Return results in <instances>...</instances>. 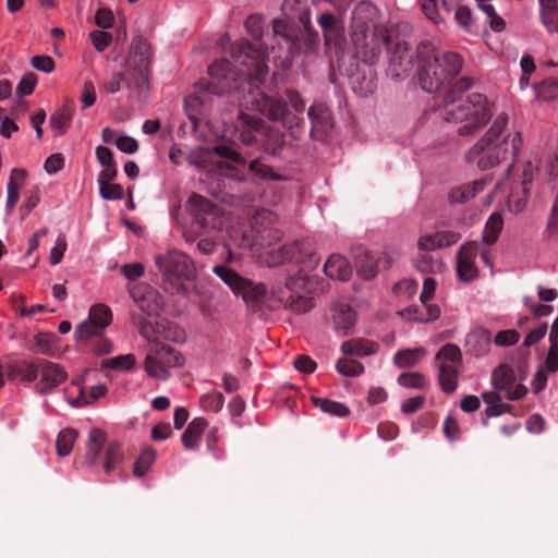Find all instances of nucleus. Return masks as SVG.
<instances>
[{
  "instance_id": "nucleus-1",
  "label": "nucleus",
  "mask_w": 558,
  "mask_h": 558,
  "mask_svg": "<svg viewBox=\"0 0 558 558\" xmlns=\"http://www.w3.org/2000/svg\"><path fill=\"white\" fill-rule=\"evenodd\" d=\"M231 57L239 66L234 71L229 61L218 60L208 68V89L213 94L233 92V99L243 109L258 111L272 121H281L291 130L293 137H299V130L304 121L295 116H290L287 104L265 95L259 89L268 73L266 58L268 48L253 46L247 40H239L231 45Z\"/></svg>"
},
{
  "instance_id": "nucleus-2",
  "label": "nucleus",
  "mask_w": 558,
  "mask_h": 558,
  "mask_svg": "<svg viewBox=\"0 0 558 558\" xmlns=\"http://www.w3.org/2000/svg\"><path fill=\"white\" fill-rule=\"evenodd\" d=\"M509 118L498 114L488 131L468 150L465 159L481 170H488L515 156L522 147L520 132L507 131Z\"/></svg>"
},
{
  "instance_id": "nucleus-3",
  "label": "nucleus",
  "mask_w": 558,
  "mask_h": 558,
  "mask_svg": "<svg viewBox=\"0 0 558 558\" xmlns=\"http://www.w3.org/2000/svg\"><path fill=\"white\" fill-rule=\"evenodd\" d=\"M379 11L368 1H361L352 12L351 40L355 57L367 64L378 62L389 41L388 29L378 22Z\"/></svg>"
},
{
  "instance_id": "nucleus-4",
  "label": "nucleus",
  "mask_w": 558,
  "mask_h": 558,
  "mask_svg": "<svg viewBox=\"0 0 558 558\" xmlns=\"http://www.w3.org/2000/svg\"><path fill=\"white\" fill-rule=\"evenodd\" d=\"M417 80L427 93H435L451 83L462 69L463 59L456 52L439 53L429 43L417 47Z\"/></svg>"
},
{
  "instance_id": "nucleus-5",
  "label": "nucleus",
  "mask_w": 558,
  "mask_h": 558,
  "mask_svg": "<svg viewBox=\"0 0 558 558\" xmlns=\"http://www.w3.org/2000/svg\"><path fill=\"white\" fill-rule=\"evenodd\" d=\"M149 64L148 45L142 40L133 43L123 72L114 74L109 82L101 85V89L108 94H116L121 89V82H124L131 98L147 99L150 89Z\"/></svg>"
},
{
  "instance_id": "nucleus-6",
  "label": "nucleus",
  "mask_w": 558,
  "mask_h": 558,
  "mask_svg": "<svg viewBox=\"0 0 558 558\" xmlns=\"http://www.w3.org/2000/svg\"><path fill=\"white\" fill-rule=\"evenodd\" d=\"M150 272L158 279L162 290L171 295H187L190 283L196 278L194 262L179 250L157 254Z\"/></svg>"
},
{
  "instance_id": "nucleus-7",
  "label": "nucleus",
  "mask_w": 558,
  "mask_h": 558,
  "mask_svg": "<svg viewBox=\"0 0 558 558\" xmlns=\"http://www.w3.org/2000/svg\"><path fill=\"white\" fill-rule=\"evenodd\" d=\"M492 117L488 101L482 94H471L464 98L445 97L444 119L449 123L459 124L457 133L460 136H471L477 133Z\"/></svg>"
},
{
  "instance_id": "nucleus-8",
  "label": "nucleus",
  "mask_w": 558,
  "mask_h": 558,
  "mask_svg": "<svg viewBox=\"0 0 558 558\" xmlns=\"http://www.w3.org/2000/svg\"><path fill=\"white\" fill-rule=\"evenodd\" d=\"M124 452L120 442L108 441L107 434L100 428L89 430L83 459L84 466H101L106 475H111L122 470Z\"/></svg>"
},
{
  "instance_id": "nucleus-9",
  "label": "nucleus",
  "mask_w": 558,
  "mask_h": 558,
  "mask_svg": "<svg viewBox=\"0 0 558 558\" xmlns=\"http://www.w3.org/2000/svg\"><path fill=\"white\" fill-rule=\"evenodd\" d=\"M213 272L219 277L235 295H240L247 307L259 312L266 304L267 289L264 283H255L240 276L226 265H216Z\"/></svg>"
},
{
  "instance_id": "nucleus-10",
  "label": "nucleus",
  "mask_w": 558,
  "mask_h": 558,
  "mask_svg": "<svg viewBox=\"0 0 558 558\" xmlns=\"http://www.w3.org/2000/svg\"><path fill=\"white\" fill-rule=\"evenodd\" d=\"M213 272L219 277L235 295H240L247 307L259 312L266 304L267 289L264 283H255L240 276L226 265H216Z\"/></svg>"
},
{
  "instance_id": "nucleus-11",
  "label": "nucleus",
  "mask_w": 558,
  "mask_h": 558,
  "mask_svg": "<svg viewBox=\"0 0 558 558\" xmlns=\"http://www.w3.org/2000/svg\"><path fill=\"white\" fill-rule=\"evenodd\" d=\"M120 274L129 280L128 292L138 308L149 317L156 315L160 308L159 293L145 282H135L145 274L142 263H128L119 268Z\"/></svg>"
},
{
  "instance_id": "nucleus-12",
  "label": "nucleus",
  "mask_w": 558,
  "mask_h": 558,
  "mask_svg": "<svg viewBox=\"0 0 558 558\" xmlns=\"http://www.w3.org/2000/svg\"><path fill=\"white\" fill-rule=\"evenodd\" d=\"M539 174V160L537 158L529 159L522 165L518 178H507L497 185V189L509 190L507 197V207L509 211L521 213L529 199L530 191L534 181Z\"/></svg>"
},
{
  "instance_id": "nucleus-13",
  "label": "nucleus",
  "mask_w": 558,
  "mask_h": 558,
  "mask_svg": "<svg viewBox=\"0 0 558 558\" xmlns=\"http://www.w3.org/2000/svg\"><path fill=\"white\" fill-rule=\"evenodd\" d=\"M258 263L267 267L302 266L313 268L317 260L304 246H251Z\"/></svg>"
},
{
  "instance_id": "nucleus-14",
  "label": "nucleus",
  "mask_w": 558,
  "mask_h": 558,
  "mask_svg": "<svg viewBox=\"0 0 558 558\" xmlns=\"http://www.w3.org/2000/svg\"><path fill=\"white\" fill-rule=\"evenodd\" d=\"M133 323L138 327L143 338L151 343H161L162 340L171 342H184L185 332L175 323L165 318H146L144 315H132Z\"/></svg>"
},
{
  "instance_id": "nucleus-15",
  "label": "nucleus",
  "mask_w": 558,
  "mask_h": 558,
  "mask_svg": "<svg viewBox=\"0 0 558 558\" xmlns=\"http://www.w3.org/2000/svg\"><path fill=\"white\" fill-rule=\"evenodd\" d=\"M183 363V356L173 348L162 343L148 342L145 371L150 377L166 380L170 376L169 369L182 366Z\"/></svg>"
},
{
  "instance_id": "nucleus-16",
  "label": "nucleus",
  "mask_w": 558,
  "mask_h": 558,
  "mask_svg": "<svg viewBox=\"0 0 558 558\" xmlns=\"http://www.w3.org/2000/svg\"><path fill=\"white\" fill-rule=\"evenodd\" d=\"M185 209L195 219V225L199 228L210 226L213 230H221L228 222V217L218 206L198 194H192L189 197Z\"/></svg>"
},
{
  "instance_id": "nucleus-17",
  "label": "nucleus",
  "mask_w": 558,
  "mask_h": 558,
  "mask_svg": "<svg viewBox=\"0 0 558 558\" xmlns=\"http://www.w3.org/2000/svg\"><path fill=\"white\" fill-rule=\"evenodd\" d=\"M221 157L235 162H244L243 157L231 146H216L215 148L196 147L185 154V160L198 170H209L216 163L215 158Z\"/></svg>"
},
{
  "instance_id": "nucleus-18",
  "label": "nucleus",
  "mask_w": 558,
  "mask_h": 558,
  "mask_svg": "<svg viewBox=\"0 0 558 558\" xmlns=\"http://www.w3.org/2000/svg\"><path fill=\"white\" fill-rule=\"evenodd\" d=\"M265 122L259 119L239 111L236 121L226 128L222 137L238 136L239 141L246 146L256 143V135L263 134Z\"/></svg>"
},
{
  "instance_id": "nucleus-19",
  "label": "nucleus",
  "mask_w": 558,
  "mask_h": 558,
  "mask_svg": "<svg viewBox=\"0 0 558 558\" xmlns=\"http://www.w3.org/2000/svg\"><path fill=\"white\" fill-rule=\"evenodd\" d=\"M515 374L511 366L501 364L496 367L492 374V384L498 392H505V397L515 401L522 399L527 393V388L522 385H515Z\"/></svg>"
},
{
  "instance_id": "nucleus-20",
  "label": "nucleus",
  "mask_w": 558,
  "mask_h": 558,
  "mask_svg": "<svg viewBox=\"0 0 558 558\" xmlns=\"http://www.w3.org/2000/svg\"><path fill=\"white\" fill-rule=\"evenodd\" d=\"M277 221V216L270 210L262 209L256 211L252 220V228L256 233V235L252 236L253 244L279 241L281 231L275 228Z\"/></svg>"
},
{
  "instance_id": "nucleus-21",
  "label": "nucleus",
  "mask_w": 558,
  "mask_h": 558,
  "mask_svg": "<svg viewBox=\"0 0 558 558\" xmlns=\"http://www.w3.org/2000/svg\"><path fill=\"white\" fill-rule=\"evenodd\" d=\"M39 366L40 380L36 384V390L41 395L51 391L68 378L66 372L59 364L39 359Z\"/></svg>"
},
{
  "instance_id": "nucleus-22",
  "label": "nucleus",
  "mask_w": 558,
  "mask_h": 558,
  "mask_svg": "<svg viewBox=\"0 0 558 558\" xmlns=\"http://www.w3.org/2000/svg\"><path fill=\"white\" fill-rule=\"evenodd\" d=\"M412 52L411 48L404 41H398L395 48L389 52V72L396 80L408 75L411 70Z\"/></svg>"
},
{
  "instance_id": "nucleus-23",
  "label": "nucleus",
  "mask_w": 558,
  "mask_h": 558,
  "mask_svg": "<svg viewBox=\"0 0 558 558\" xmlns=\"http://www.w3.org/2000/svg\"><path fill=\"white\" fill-rule=\"evenodd\" d=\"M332 325L339 336H348L356 324V312L347 303H337L332 307Z\"/></svg>"
},
{
  "instance_id": "nucleus-24",
  "label": "nucleus",
  "mask_w": 558,
  "mask_h": 558,
  "mask_svg": "<svg viewBox=\"0 0 558 558\" xmlns=\"http://www.w3.org/2000/svg\"><path fill=\"white\" fill-rule=\"evenodd\" d=\"M476 254L475 246H460L457 255V275L460 280L470 282L477 277Z\"/></svg>"
},
{
  "instance_id": "nucleus-25",
  "label": "nucleus",
  "mask_w": 558,
  "mask_h": 558,
  "mask_svg": "<svg viewBox=\"0 0 558 558\" xmlns=\"http://www.w3.org/2000/svg\"><path fill=\"white\" fill-rule=\"evenodd\" d=\"M354 263L357 272L366 280L373 279L381 260L372 255L365 246H354Z\"/></svg>"
},
{
  "instance_id": "nucleus-26",
  "label": "nucleus",
  "mask_w": 558,
  "mask_h": 558,
  "mask_svg": "<svg viewBox=\"0 0 558 558\" xmlns=\"http://www.w3.org/2000/svg\"><path fill=\"white\" fill-rule=\"evenodd\" d=\"M313 130L328 133L333 126V117L330 109L324 104H314L307 112Z\"/></svg>"
},
{
  "instance_id": "nucleus-27",
  "label": "nucleus",
  "mask_w": 558,
  "mask_h": 558,
  "mask_svg": "<svg viewBox=\"0 0 558 558\" xmlns=\"http://www.w3.org/2000/svg\"><path fill=\"white\" fill-rule=\"evenodd\" d=\"M492 342V333L488 329L477 327L472 330L465 339L468 350L475 356L484 355L488 352Z\"/></svg>"
},
{
  "instance_id": "nucleus-28",
  "label": "nucleus",
  "mask_w": 558,
  "mask_h": 558,
  "mask_svg": "<svg viewBox=\"0 0 558 558\" xmlns=\"http://www.w3.org/2000/svg\"><path fill=\"white\" fill-rule=\"evenodd\" d=\"M318 25L323 29L326 46L336 44L343 36L344 27L342 22L330 13H324L318 19Z\"/></svg>"
},
{
  "instance_id": "nucleus-29",
  "label": "nucleus",
  "mask_w": 558,
  "mask_h": 558,
  "mask_svg": "<svg viewBox=\"0 0 558 558\" xmlns=\"http://www.w3.org/2000/svg\"><path fill=\"white\" fill-rule=\"evenodd\" d=\"M208 426V422L204 417L194 418L182 435V444L186 450H196L199 445L201 437Z\"/></svg>"
},
{
  "instance_id": "nucleus-30",
  "label": "nucleus",
  "mask_w": 558,
  "mask_h": 558,
  "mask_svg": "<svg viewBox=\"0 0 558 558\" xmlns=\"http://www.w3.org/2000/svg\"><path fill=\"white\" fill-rule=\"evenodd\" d=\"M26 179V171L23 169L14 168L11 171L10 180L8 182V198L5 208L8 213L13 211L20 198V191L24 185Z\"/></svg>"
},
{
  "instance_id": "nucleus-31",
  "label": "nucleus",
  "mask_w": 558,
  "mask_h": 558,
  "mask_svg": "<svg viewBox=\"0 0 558 558\" xmlns=\"http://www.w3.org/2000/svg\"><path fill=\"white\" fill-rule=\"evenodd\" d=\"M487 181L476 180L454 187L450 193V202L463 204L474 198L478 193L483 192Z\"/></svg>"
},
{
  "instance_id": "nucleus-32",
  "label": "nucleus",
  "mask_w": 558,
  "mask_h": 558,
  "mask_svg": "<svg viewBox=\"0 0 558 558\" xmlns=\"http://www.w3.org/2000/svg\"><path fill=\"white\" fill-rule=\"evenodd\" d=\"M378 349V345L375 342L365 340V339H351L344 341L341 344V352L344 355H353V356H368L374 354Z\"/></svg>"
},
{
  "instance_id": "nucleus-33",
  "label": "nucleus",
  "mask_w": 558,
  "mask_h": 558,
  "mask_svg": "<svg viewBox=\"0 0 558 558\" xmlns=\"http://www.w3.org/2000/svg\"><path fill=\"white\" fill-rule=\"evenodd\" d=\"M78 437L76 429L66 427L59 432L56 440V449L59 457H66L71 453Z\"/></svg>"
},
{
  "instance_id": "nucleus-34",
  "label": "nucleus",
  "mask_w": 558,
  "mask_h": 558,
  "mask_svg": "<svg viewBox=\"0 0 558 558\" xmlns=\"http://www.w3.org/2000/svg\"><path fill=\"white\" fill-rule=\"evenodd\" d=\"M461 240V235L458 232L441 229L433 233H428L420 238L417 244H456Z\"/></svg>"
},
{
  "instance_id": "nucleus-35",
  "label": "nucleus",
  "mask_w": 558,
  "mask_h": 558,
  "mask_svg": "<svg viewBox=\"0 0 558 558\" xmlns=\"http://www.w3.org/2000/svg\"><path fill=\"white\" fill-rule=\"evenodd\" d=\"M439 384L447 393H452L458 385V367L447 363L439 366Z\"/></svg>"
},
{
  "instance_id": "nucleus-36",
  "label": "nucleus",
  "mask_w": 558,
  "mask_h": 558,
  "mask_svg": "<svg viewBox=\"0 0 558 558\" xmlns=\"http://www.w3.org/2000/svg\"><path fill=\"white\" fill-rule=\"evenodd\" d=\"M422 251L417 267L422 271L438 272L442 269V263L440 257L435 254L434 251L429 250L430 246H418Z\"/></svg>"
},
{
  "instance_id": "nucleus-37",
  "label": "nucleus",
  "mask_w": 558,
  "mask_h": 558,
  "mask_svg": "<svg viewBox=\"0 0 558 558\" xmlns=\"http://www.w3.org/2000/svg\"><path fill=\"white\" fill-rule=\"evenodd\" d=\"M312 402L316 408L330 415L345 417L350 413V410L345 404L327 398L312 397Z\"/></svg>"
},
{
  "instance_id": "nucleus-38",
  "label": "nucleus",
  "mask_w": 558,
  "mask_h": 558,
  "mask_svg": "<svg viewBox=\"0 0 558 558\" xmlns=\"http://www.w3.org/2000/svg\"><path fill=\"white\" fill-rule=\"evenodd\" d=\"M263 135H265V140L263 142L265 150L272 155L279 154L284 146V134L265 124Z\"/></svg>"
},
{
  "instance_id": "nucleus-39",
  "label": "nucleus",
  "mask_w": 558,
  "mask_h": 558,
  "mask_svg": "<svg viewBox=\"0 0 558 558\" xmlns=\"http://www.w3.org/2000/svg\"><path fill=\"white\" fill-rule=\"evenodd\" d=\"M157 457L154 448L147 447L143 449L140 457L136 459L133 466V474L136 477H143L151 468Z\"/></svg>"
},
{
  "instance_id": "nucleus-40",
  "label": "nucleus",
  "mask_w": 558,
  "mask_h": 558,
  "mask_svg": "<svg viewBox=\"0 0 558 558\" xmlns=\"http://www.w3.org/2000/svg\"><path fill=\"white\" fill-rule=\"evenodd\" d=\"M39 359L35 362H22L11 369L9 376L20 377L25 381H33L39 375Z\"/></svg>"
},
{
  "instance_id": "nucleus-41",
  "label": "nucleus",
  "mask_w": 558,
  "mask_h": 558,
  "mask_svg": "<svg viewBox=\"0 0 558 558\" xmlns=\"http://www.w3.org/2000/svg\"><path fill=\"white\" fill-rule=\"evenodd\" d=\"M502 226L504 221L500 214H493L488 218L483 234L485 244H495L497 242Z\"/></svg>"
},
{
  "instance_id": "nucleus-42",
  "label": "nucleus",
  "mask_w": 558,
  "mask_h": 558,
  "mask_svg": "<svg viewBox=\"0 0 558 558\" xmlns=\"http://www.w3.org/2000/svg\"><path fill=\"white\" fill-rule=\"evenodd\" d=\"M87 319L95 322L98 328L105 330L112 320V313L107 305L96 304L90 307Z\"/></svg>"
},
{
  "instance_id": "nucleus-43",
  "label": "nucleus",
  "mask_w": 558,
  "mask_h": 558,
  "mask_svg": "<svg viewBox=\"0 0 558 558\" xmlns=\"http://www.w3.org/2000/svg\"><path fill=\"white\" fill-rule=\"evenodd\" d=\"M541 24L549 34H558V8L538 7Z\"/></svg>"
},
{
  "instance_id": "nucleus-44",
  "label": "nucleus",
  "mask_w": 558,
  "mask_h": 558,
  "mask_svg": "<svg viewBox=\"0 0 558 558\" xmlns=\"http://www.w3.org/2000/svg\"><path fill=\"white\" fill-rule=\"evenodd\" d=\"M336 369L342 376L357 377L365 371L364 365L355 360L341 357L336 363Z\"/></svg>"
},
{
  "instance_id": "nucleus-45",
  "label": "nucleus",
  "mask_w": 558,
  "mask_h": 558,
  "mask_svg": "<svg viewBox=\"0 0 558 558\" xmlns=\"http://www.w3.org/2000/svg\"><path fill=\"white\" fill-rule=\"evenodd\" d=\"M436 360L441 361V363L458 366L461 364L462 353L458 345L447 343L437 352Z\"/></svg>"
},
{
  "instance_id": "nucleus-46",
  "label": "nucleus",
  "mask_w": 558,
  "mask_h": 558,
  "mask_svg": "<svg viewBox=\"0 0 558 558\" xmlns=\"http://www.w3.org/2000/svg\"><path fill=\"white\" fill-rule=\"evenodd\" d=\"M423 349H407L398 351L393 356V362L399 367H412L417 364L420 357L423 355Z\"/></svg>"
},
{
  "instance_id": "nucleus-47",
  "label": "nucleus",
  "mask_w": 558,
  "mask_h": 558,
  "mask_svg": "<svg viewBox=\"0 0 558 558\" xmlns=\"http://www.w3.org/2000/svg\"><path fill=\"white\" fill-rule=\"evenodd\" d=\"M535 93L537 98L542 100H551L558 97V80L548 77L542 83L535 85Z\"/></svg>"
},
{
  "instance_id": "nucleus-48",
  "label": "nucleus",
  "mask_w": 558,
  "mask_h": 558,
  "mask_svg": "<svg viewBox=\"0 0 558 558\" xmlns=\"http://www.w3.org/2000/svg\"><path fill=\"white\" fill-rule=\"evenodd\" d=\"M201 407L205 411L219 412L225 403V397L221 392L213 391L203 395L199 400Z\"/></svg>"
},
{
  "instance_id": "nucleus-49",
  "label": "nucleus",
  "mask_w": 558,
  "mask_h": 558,
  "mask_svg": "<svg viewBox=\"0 0 558 558\" xmlns=\"http://www.w3.org/2000/svg\"><path fill=\"white\" fill-rule=\"evenodd\" d=\"M398 384L407 388L424 389L427 386L426 377L417 372L402 373L398 377Z\"/></svg>"
},
{
  "instance_id": "nucleus-50",
  "label": "nucleus",
  "mask_w": 558,
  "mask_h": 558,
  "mask_svg": "<svg viewBox=\"0 0 558 558\" xmlns=\"http://www.w3.org/2000/svg\"><path fill=\"white\" fill-rule=\"evenodd\" d=\"M104 330L95 325V322L86 319L82 322L75 329L77 340H88L93 337H100Z\"/></svg>"
},
{
  "instance_id": "nucleus-51",
  "label": "nucleus",
  "mask_w": 558,
  "mask_h": 558,
  "mask_svg": "<svg viewBox=\"0 0 558 558\" xmlns=\"http://www.w3.org/2000/svg\"><path fill=\"white\" fill-rule=\"evenodd\" d=\"M135 356L133 354L119 355L105 360L102 366L111 369L128 371L135 365Z\"/></svg>"
},
{
  "instance_id": "nucleus-52",
  "label": "nucleus",
  "mask_w": 558,
  "mask_h": 558,
  "mask_svg": "<svg viewBox=\"0 0 558 558\" xmlns=\"http://www.w3.org/2000/svg\"><path fill=\"white\" fill-rule=\"evenodd\" d=\"M344 262L340 257H331L325 264V272L327 276L338 279H344L347 269L343 268Z\"/></svg>"
},
{
  "instance_id": "nucleus-53",
  "label": "nucleus",
  "mask_w": 558,
  "mask_h": 558,
  "mask_svg": "<svg viewBox=\"0 0 558 558\" xmlns=\"http://www.w3.org/2000/svg\"><path fill=\"white\" fill-rule=\"evenodd\" d=\"M99 194L104 199L107 201H119L123 198V189L120 184L114 183H100Z\"/></svg>"
},
{
  "instance_id": "nucleus-54",
  "label": "nucleus",
  "mask_w": 558,
  "mask_h": 558,
  "mask_svg": "<svg viewBox=\"0 0 558 558\" xmlns=\"http://www.w3.org/2000/svg\"><path fill=\"white\" fill-rule=\"evenodd\" d=\"M37 84V76L33 72L25 73L16 86L20 96L31 95Z\"/></svg>"
},
{
  "instance_id": "nucleus-55",
  "label": "nucleus",
  "mask_w": 558,
  "mask_h": 558,
  "mask_svg": "<svg viewBox=\"0 0 558 558\" xmlns=\"http://www.w3.org/2000/svg\"><path fill=\"white\" fill-rule=\"evenodd\" d=\"M520 339V333L514 329H507L499 331L495 338V344L499 347H509L515 344Z\"/></svg>"
},
{
  "instance_id": "nucleus-56",
  "label": "nucleus",
  "mask_w": 558,
  "mask_h": 558,
  "mask_svg": "<svg viewBox=\"0 0 558 558\" xmlns=\"http://www.w3.org/2000/svg\"><path fill=\"white\" fill-rule=\"evenodd\" d=\"M107 392V387L105 385L93 386L88 393V399L84 396L83 389L80 388V398L76 400V405L88 404L92 401L98 400L100 397L105 396Z\"/></svg>"
},
{
  "instance_id": "nucleus-57",
  "label": "nucleus",
  "mask_w": 558,
  "mask_h": 558,
  "mask_svg": "<svg viewBox=\"0 0 558 558\" xmlns=\"http://www.w3.org/2000/svg\"><path fill=\"white\" fill-rule=\"evenodd\" d=\"M95 49L99 52L104 51L111 43V35L102 31H94L89 34Z\"/></svg>"
},
{
  "instance_id": "nucleus-58",
  "label": "nucleus",
  "mask_w": 558,
  "mask_h": 558,
  "mask_svg": "<svg viewBox=\"0 0 558 558\" xmlns=\"http://www.w3.org/2000/svg\"><path fill=\"white\" fill-rule=\"evenodd\" d=\"M418 289V282L414 279H403L393 286L396 294L413 295Z\"/></svg>"
},
{
  "instance_id": "nucleus-59",
  "label": "nucleus",
  "mask_w": 558,
  "mask_h": 558,
  "mask_svg": "<svg viewBox=\"0 0 558 558\" xmlns=\"http://www.w3.org/2000/svg\"><path fill=\"white\" fill-rule=\"evenodd\" d=\"M31 63L36 70L44 73H50L54 69V61L49 56H34Z\"/></svg>"
},
{
  "instance_id": "nucleus-60",
  "label": "nucleus",
  "mask_w": 558,
  "mask_h": 558,
  "mask_svg": "<svg viewBox=\"0 0 558 558\" xmlns=\"http://www.w3.org/2000/svg\"><path fill=\"white\" fill-rule=\"evenodd\" d=\"M245 27L252 36L258 38L263 34L264 21L259 15H250L245 21Z\"/></svg>"
},
{
  "instance_id": "nucleus-61",
  "label": "nucleus",
  "mask_w": 558,
  "mask_h": 558,
  "mask_svg": "<svg viewBox=\"0 0 558 558\" xmlns=\"http://www.w3.org/2000/svg\"><path fill=\"white\" fill-rule=\"evenodd\" d=\"M293 365L298 371L306 374L314 373L317 367L316 362L308 355L296 356L293 362Z\"/></svg>"
},
{
  "instance_id": "nucleus-62",
  "label": "nucleus",
  "mask_w": 558,
  "mask_h": 558,
  "mask_svg": "<svg viewBox=\"0 0 558 558\" xmlns=\"http://www.w3.org/2000/svg\"><path fill=\"white\" fill-rule=\"evenodd\" d=\"M113 14L109 9L100 8L97 10L95 15V23L99 27L104 29L110 28L113 25Z\"/></svg>"
},
{
  "instance_id": "nucleus-63",
  "label": "nucleus",
  "mask_w": 558,
  "mask_h": 558,
  "mask_svg": "<svg viewBox=\"0 0 558 558\" xmlns=\"http://www.w3.org/2000/svg\"><path fill=\"white\" fill-rule=\"evenodd\" d=\"M81 101L84 108L92 107L96 101L95 86L90 81H86L83 85Z\"/></svg>"
},
{
  "instance_id": "nucleus-64",
  "label": "nucleus",
  "mask_w": 558,
  "mask_h": 558,
  "mask_svg": "<svg viewBox=\"0 0 558 558\" xmlns=\"http://www.w3.org/2000/svg\"><path fill=\"white\" fill-rule=\"evenodd\" d=\"M116 146L119 150L126 153V154H134L138 149V143L135 138L126 135H121L117 140Z\"/></svg>"
}]
</instances>
